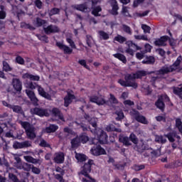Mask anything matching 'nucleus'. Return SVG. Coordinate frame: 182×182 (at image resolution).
Instances as JSON below:
<instances>
[{"instance_id":"obj_1","label":"nucleus","mask_w":182,"mask_h":182,"mask_svg":"<svg viewBox=\"0 0 182 182\" xmlns=\"http://www.w3.org/2000/svg\"><path fill=\"white\" fill-rule=\"evenodd\" d=\"M147 76V72L145 70H137L133 74H126L123 79L118 80V83L123 87H133V89H137L139 85L136 82V79H141Z\"/></svg>"},{"instance_id":"obj_2","label":"nucleus","mask_w":182,"mask_h":182,"mask_svg":"<svg viewBox=\"0 0 182 182\" xmlns=\"http://www.w3.org/2000/svg\"><path fill=\"white\" fill-rule=\"evenodd\" d=\"M93 164H95V161L93 159H89L87 163H85L82 167L80 174L86 177L82 178V182H96V179L92 178L90 175L92 172V166Z\"/></svg>"},{"instance_id":"obj_3","label":"nucleus","mask_w":182,"mask_h":182,"mask_svg":"<svg viewBox=\"0 0 182 182\" xmlns=\"http://www.w3.org/2000/svg\"><path fill=\"white\" fill-rule=\"evenodd\" d=\"M66 42L69 43L70 47L63 44V42L60 41H57L55 46L60 50H63L64 55H72L73 53V49H76V44H75V41L70 37L66 38Z\"/></svg>"},{"instance_id":"obj_4","label":"nucleus","mask_w":182,"mask_h":182,"mask_svg":"<svg viewBox=\"0 0 182 182\" xmlns=\"http://www.w3.org/2000/svg\"><path fill=\"white\" fill-rule=\"evenodd\" d=\"M130 115L135 119L138 123H141V124H149V121L146 117L141 115L140 112L135 109H132L130 111Z\"/></svg>"},{"instance_id":"obj_5","label":"nucleus","mask_w":182,"mask_h":182,"mask_svg":"<svg viewBox=\"0 0 182 182\" xmlns=\"http://www.w3.org/2000/svg\"><path fill=\"white\" fill-rule=\"evenodd\" d=\"M31 112L33 113V114L39 116V117H49V116H50L49 110L48 109H43L42 107H34L31 109Z\"/></svg>"},{"instance_id":"obj_6","label":"nucleus","mask_w":182,"mask_h":182,"mask_svg":"<svg viewBox=\"0 0 182 182\" xmlns=\"http://www.w3.org/2000/svg\"><path fill=\"white\" fill-rule=\"evenodd\" d=\"M90 153L92 154V156L97 157L99 156L106 154V150H105L102 146L96 144L91 148Z\"/></svg>"},{"instance_id":"obj_7","label":"nucleus","mask_w":182,"mask_h":182,"mask_svg":"<svg viewBox=\"0 0 182 182\" xmlns=\"http://www.w3.org/2000/svg\"><path fill=\"white\" fill-rule=\"evenodd\" d=\"M43 29L46 35H50L52 33H59V27L52 24L48 26L47 27H45V26H43Z\"/></svg>"},{"instance_id":"obj_8","label":"nucleus","mask_w":182,"mask_h":182,"mask_svg":"<svg viewBox=\"0 0 182 182\" xmlns=\"http://www.w3.org/2000/svg\"><path fill=\"white\" fill-rule=\"evenodd\" d=\"M176 68H173L171 65L168 66L165 65L162 66L159 70H156V75H168V73H171V72H174Z\"/></svg>"},{"instance_id":"obj_9","label":"nucleus","mask_w":182,"mask_h":182,"mask_svg":"<svg viewBox=\"0 0 182 182\" xmlns=\"http://www.w3.org/2000/svg\"><path fill=\"white\" fill-rule=\"evenodd\" d=\"M76 99L75 95L68 92L67 95L64 97V107H69L70 105H72L73 100Z\"/></svg>"},{"instance_id":"obj_10","label":"nucleus","mask_w":182,"mask_h":182,"mask_svg":"<svg viewBox=\"0 0 182 182\" xmlns=\"http://www.w3.org/2000/svg\"><path fill=\"white\" fill-rule=\"evenodd\" d=\"M53 161L56 164H63L65 163V153L62 151L55 152Z\"/></svg>"},{"instance_id":"obj_11","label":"nucleus","mask_w":182,"mask_h":182,"mask_svg":"<svg viewBox=\"0 0 182 182\" xmlns=\"http://www.w3.org/2000/svg\"><path fill=\"white\" fill-rule=\"evenodd\" d=\"M26 93L33 105L34 106H38V102H39V100L38 99V97H36L35 92L31 90H26Z\"/></svg>"},{"instance_id":"obj_12","label":"nucleus","mask_w":182,"mask_h":182,"mask_svg":"<svg viewBox=\"0 0 182 182\" xmlns=\"http://www.w3.org/2000/svg\"><path fill=\"white\" fill-rule=\"evenodd\" d=\"M37 90L38 95L41 96V97H44V99H46L47 100H52V95L45 91V89L42 87V85H37Z\"/></svg>"},{"instance_id":"obj_13","label":"nucleus","mask_w":182,"mask_h":182,"mask_svg":"<svg viewBox=\"0 0 182 182\" xmlns=\"http://www.w3.org/2000/svg\"><path fill=\"white\" fill-rule=\"evenodd\" d=\"M170 39L168 36H163L159 38H156L154 41L155 46H166V43Z\"/></svg>"},{"instance_id":"obj_14","label":"nucleus","mask_w":182,"mask_h":182,"mask_svg":"<svg viewBox=\"0 0 182 182\" xmlns=\"http://www.w3.org/2000/svg\"><path fill=\"white\" fill-rule=\"evenodd\" d=\"M134 149L138 153H143L144 151L149 150V145L144 144L143 141H141L140 142L135 144Z\"/></svg>"},{"instance_id":"obj_15","label":"nucleus","mask_w":182,"mask_h":182,"mask_svg":"<svg viewBox=\"0 0 182 182\" xmlns=\"http://www.w3.org/2000/svg\"><path fill=\"white\" fill-rule=\"evenodd\" d=\"M51 113L54 117H58L61 122H65V117L62 111L58 107H53L51 110Z\"/></svg>"},{"instance_id":"obj_16","label":"nucleus","mask_w":182,"mask_h":182,"mask_svg":"<svg viewBox=\"0 0 182 182\" xmlns=\"http://www.w3.org/2000/svg\"><path fill=\"white\" fill-rule=\"evenodd\" d=\"M12 86L16 92H22V81L18 78H13Z\"/></svg>"},{"instance_id":"obj_17","label":"nucleus","mask_w":182,"mask_h":182,"mask_svg":"<svg viewBox=\"0 0 182 182\" xmlns=\"http://www.w3.org/2000/svg\"><path fill=\"white\" fill-rule=\"evenodd\" d=\"M90 102H91V103H96L98 106H103V105H106V100L104 98H100L97 96H91L90 97Z\"/></svg>"},{"instance_id":"obj_18","label":"nucleus","mask_w":182,"mask_h":182,"mask_svg":"<svg viewBox=\"0 0 182 182\" xmlns=\"http://www.w3.org/2000/svg\"><path fill=\"white\" fill-rule=\"evenodd\" d=\"M109 3L110 4V6H112L111 14L112 15H119V4H117V0H109Z\"/></svg>"},{"instance_id":"obj_19","label":"nucleus","mask_w":182,"mask_h":182,"mask_svg":"<svg viewBox=\"0 0 182 182\" xmlns=\"http://www.w3.org/2000/svg\"><path fill=\"white\" fill-rule=\"evenodd\" d=\"M155 106L157 109H159L161 112H164V109H166V104H164V102L163 101V96L158 98L155 102Z\"/></svg>"},{"instance_id":"obj_20","label":"nucleus","mask_w":182,"mask_h":182,"mask_svg":"<svg viewBox=\"0 0 182 182\" xmlns=\"http://www.w3.org/2000/svg\"><path fill=\"white\" fill-rule=\"evenodd\" d=\"M181 160H176L169 164H165V168H177L178 167H181Z\"/></svg>"},{"instance_id":"obj_21","label":"nucleus","mask_w":182,"mask_h":182,"mask_svg":"<svg viewBox=\"0 0 182 182\" xmlns=\"http://www.w3.org/2000/svg\"><path fill=\"white\" fill-rule=\"evenodd\" d=\"M107 134L105 131H102L98 136V141L100 144H106L107 143Z\"/></svg>"},{"instance_id":"obj_22","label":"nucleus","mask_w":182,"mask_h":182,"mask_svg":"<svg viewBox=\"0 0 182 182\" xmlns=\"http://www.w3.org/2000/svg\"><path fill=\"white\" fill-rule=\"evenodd\" d=\"M26 134L29 140H35L36 139V134L35 133V127L26 131Z\"/></svg>"},{"instance_id":"obj_23","label":"nucleus","mask_w":182,"mask_h":182,"mask_svg":"<svg viewBox=\"0 0 182 182\" xmlns=\"http://www.w3.org/2000/svg\"><path fill=\"white\" fill-rule=\"evenodd\" d=\"M58 129H59L58 125L50 124L49 127H46V129L43 130V133H55Z\"/></svg>"},{"instance_id":"obj_24","label":"nucleus","mask_w":182,"mask_h":182,"mask_svg":"<svg viewBox=\"0 0 182 182\" xmlns=\"http://www.w3.org/2000/svg\"><path fill=\"white\" fill-rule=\"evenodd\" d=\"M119 143H122L125 147H129L132 146V142H130V138L129 136H120L119 138Z\"/></svg>"},{"instance_id":"obj_25","label":"nucleus","mask_w":182,"mask_h":182,"mask_svg":"<svg viewBox=\"0 0 182 182\" xmlns=\"http://www.w3.org/2000/svg\"><path fill=\"white\" fill-rule=\"evenodd\" d=\"M23 79H30V80L39 82V80H41V77H39V75H33L32 74L26 73L23 75Z\"/></svg>"},{"instance_id":"obj_26","label":"nucleus","mask_w":182,"mask_h":182,"mask_svg":"<svg viewBox=\"0 0 182 182\" xmlns=\"http://www.w3.org/2000/svg\"><path fill=\"white\" fill-rule=\"evenodd\" d=\"M74 9L80 11V12H86L87 11V4H75L74 6Z\"/></svg>"},{"instance_id":"obj_27","label":"nucleus","mask_w":182,"mask_h":182,"mask_svg":"<svg viewBox=\"0 0 182 182\" xmlns=\"http://www.w3.org/2000/svg\"><path fill=\"white\" fill-rule=\"evenodd\" d=\"M70 144L72 149H77L80 146V139L78 136H76L71 139Z\"/></svg>"},{"instance_id":"obj_28","label":"nucleus","mask_w":182,"mask_h":182,"mask_svg":"<svg viewBox=\"0 0 182 182\" xmlns=\"http://www.w3.org/2000/svg\"><path fill=\"white\" fill-rule=\"evenodd\" d=\"M2 70L3 72H12L13 69L12 67H11V65H9V63H8V62H6V60H3L2 62Z\"/></svg>"},{"instance_id":"obj_29","label":"nucleus","mask_w":182,"mask_h":182,"mask_svg":"<svg viewBox=\"0 0 182 182\" xmlns=\"http://www.w3.org/2000/svg\"><path fill=\"white\" fill-rule=\"evenodd\" d=\"M114 58H116V59H119L122 63H127V59L126 58V56L120 53H117L113 55Z\"/></svg>"},{"instance_id":"obj_30","label":"nucleus","mask_w":182,"mask_h":182,"mask_svg":"<svg viewBox=\"0 0 182 182\" xmlns=\"http://www.w3.org/2000/svg\"><path fill=\"white\" fill-rule=\"evenodd\" d=\"M155 62L156 60L154 59V57L149 56L146 57L145 60H142L141 63H143V65H154Z\"/></svg>"},{"instance_id":"obj_31","label":"nucleus","mask_w":182,"mask_h":182,"mask_svg":"<svg viewBox=\"0 0 182 182\" xmlns=\"http://www.w3.org/2000/svg\"><path fill=\"white\" fill-rule=\"evenodd\" d=\"M173 93H174L176 96H180L182 95V84L179 85L178 87H173Z\"/></svg>"},{"instance_id":"obj_32","label":"nucleus","mask_w":182,"mask_h":182,"mask_svg":"<svg viewBox=\"0 0 182 182\" xmlns=\"http://www.w3.org/2000/svg\"><path fill=\"white\" fill-rule=\"evenodd\" d=\"M99 12H102V7L100 6H97L92 8L91 14L92 15H94V16H100Z\"/></svg>"},{"instance_id":"obj_33","label":"nucleus","mask_w":182,"mask_h":182,"mask_svg":"<svg viewBox=\"0 0 182 182\" xmlns=\"http://www.w3.org/2000/svg\"><path fill=\"white\" fill-rule=\"evenodd\" d=\"M26 160L28 163H32L33 164H39L41 163V159H35L31 156H26Z\"/></svg>"},{"instance_id":"obj_34","label":"nucleus","mask_w":182,"mask_h":182,"mask_svg":"<svg viewBox=\"0 0 182 182\" xmlns=\"http://www.w3.org/2000/svg\"><path fill=\"white\" fill-rule=\"evenodd\" d=\"M181 60H182V56L179 55L176 60L171 65H170L171 68H172V69H175V70L177 69V68H178V66H180V63H181Z\"/></svg>"},{"instance_id":"obj_35","label":"nucleus","mask_w":182,"mask_h":182,"mask_svg":"<svg viewBox=\"0 0 182 182\" xmlns=\"http://www.w3.org/2000/svg\"><path fill=\"white\" fill-rule=\"evenodd\" d=\"M78 139H80V143L85 144V143L89 140V136H87V134L82 133Z\"/></svg>"},{"instance_id":"obj_36","label":"nucleus","mask_w":182,"mask_h":182,"mask_svg":"<svg viewBox=\"0 0 182 182\" xmlns=\"http://www.w3.org/2000/svg\"><path fill=\"white\" fill-rule=\"evenodd\" d=\"M75 159L80 163H83V161L87 160V156L83 154H77L75 155Z\"/></svg>"},{"instance_id":"obj_37","label":"nucleus","mask_w":182,"mask_h":182,"mask_svg":"<svg viewBox=\"0 0 182 182\" xmlns=\"http://www.w3.org/2000/svg\"><path fill=\"white\" fill-rule=\"evenodd\" d=\"M20 124L23 127V129H24L25 132H26V130H29L33 127H31V123H29L28 122L21 121Z\"/></svg>"},{"instance_id":"obj_38","label":"nucleus","mask_w":182,"mask_h":182,"mask_svg":"<svg viewBox=\"0 0 182 182\" xmlns=\"http://www.w3.org/2000/svg\"><path fill=\"white\" fill-rule=\"evenodd\" d=\"M115 114H117V117L115 118V120L117 122H122L123 119H124V113H123V111H116Z\"/></svg>"},{"instance_id":"obj_39","label":"nucleus","mask_w":182,"mask_h":182,"mask_svg":"<svg viewBox=\"0 0 182 182\" xmlns=\"http://www.w3.org/2000/svg\"><path fill=\"white\" fill-rule=\"evenodd\" d=\"M165 136L167 137L170 143H174V141H176V139H174L176 137V133L174 132H169L167 134H165Z\"/></svg>"},{"instance_id":"obj_40","label":"nucleus","mask_w":182,"mask_h":182,"mask_svg":"<svg viewBox=\"0 0 182 182\" xmlns=\"http://www.w3.org/2000/svg\"><path fill=\"white\" fill-rule=\"evenodd\" d=\"M129 141H132L134 144H137L139 143V138L134 134V133H131L129 135Z\"/></svg>"},{"instance_id":"obj_41","label":"nucleus","mask_w":182,"mask_h":182,"mask_svg":"<svg viewBox=\"0 0 182 182\" xmlns=\"http://www.w3.org/2000/svg\"><path fill=\"white\" fill-rule=\"evenodd\" d=\"M21 28L22 29H29L30 31H35V27L25 22L21 23Z\"/></svg>"},{"instance_id":"obj_42","label":"nucleus","mask_w":182,"mask_h":182,"mask_svg":"<svg viewBox=\"0 0 182 182\" xmlns=\"http://www.w3.org/2000/svg\"><path fill=\"white\" fill-rule=\"evenodd\" d=\"M98 35L100 36V39H103V41H107V39H109V35L104 31H99Z\"/></svg>"},{"instance_id":"obj_43","label":"nucleus","mask_w":182,"mask_h":182,"mask_svg":"<svg viewBox=\"0 0 182 182\" xmlns=\"http://www.w3.org/2000/svg\"><path fill=\"white\" fill-rule=\"evenodd\" d=\"M38 39L39 41H41V42H45V43H49V38L46 35H41L38 34L37 35Z\"/></svg>"},{"instance_id":"obj_44","label":"nucleus","mask_w":182,"mask_h":182,"mask_svg":"<svg viewBox=\"0 0 182 182\" xmlns=\"http://www.w3.org/2000/svg\"><path fill=\"white\" fill-rule=\"evenodd\" d=\"M176 127L178 129V132H180L182 134V122L181 119L176 118Z\"/></svg>"},{"instance_id":"obj_45","label":"nucleus","mask_w":182,"mask_h":182,"mask_svg":"<svg viewBox=\"0 0 182 182\" xmlns=\"http://www.w3.org/2000/svg\"><path fill=\"white\" fill-rule=\"evenodd\" d=\"M11 109H12L14 113L21 114L22 113V112H23V110L22 109V107L19 105H11Z\"/></svg>"},{"instance_id":"obj_46","label":"nucleus","mask_w":182,"mask_h":182,"mask_svg":"<svg viewBox=\"0 0 182 182\" xmlns=\"http://www.w3.org/2000/svg\"><path fill=\"white\" fill-rule=\"evenodd\" d=\"M144 168H146V166L143 164H134L132 166V170H134V171H140L141 170H144Z\"/></svg>"},{"instance_id":"obj_47","label":"nucleus","mask_w":182,"mask_h":182,"mask_svg":"<svg viewBox=\"0 0 182 182\" xmlns=\"http://www.w3.org/2000/svg\"><path fill=\"white\" fill-rule=\"evenodd\" d=\"M59 14H60V9L56 7L51 9L49 12L50 16H53V15H58Z\"/></svg>"},{"instance_id":"obj_48","label":"nucleus","mask_w":182,"mask_h":182,"mask_svg":"<svg viewBox=\"0 0 182 182\" xmlns=\"http://www.w3.org/2000/svg\"><path fill=\"white\" fill-rule=\"evenodd\" d=\"M106 130L107 132H118L120 133V129L116 128V127H114V125L113 124H109L108 126H107L106 127Z\"/></svg>"},{"instance_id":"obj_49","label":"nucleus","mask_w":182,"mask_h":182,"mask_svg":"<svg viewBox=\"0 0 182 182\" xmlns=\"http://www.w3.org/2000/svg\"><path fill=\"white\" fill-rule=\"evenodd\" d=\"M114 41L119 42V43H124V42H126V38L121 35H118L116 37H114Z\"/></svg>"},{"instance_id":"obj_50","label":"nucleus","mask_w":182,"mask_h":182,"mask_svg":"<svg viewBox=\"0 0 182 182\" xmlns=\"http://www.w3.org/2000/svg\"><path fill=\"white\" fill-rule=\"evenodd\" d=\"M46 23V21L39 17L36 18V25L38 28H40V26H43V25H45Z\"/></svg>"},{"instance_id":"obj_51","label":"nucleus","mask_w":182,"mask_h":182,"mask_svg":"<svg viewBox=\"0 0 182 182\" xmlns=\"http://www.w3.org/2000/svg\"><path fill=\"white\" fill-rule=\"evenodd\" d=\"M32 164H29L28 163H24L22 165V168L24 170V171H31L32 169Z\"/></svg>"},{"instance_id":"obj_52","label":"nucleus","mask_w":182,"mask_h":182,"mask_svg":"<svg viewBox=\"0 0 182 182\" xmlns=\"http://www.w3.org/2000/svg\"><path fill=\"white\" fill-rule=\"evenodd\" d=\"M122 29L124 32H125L126 33H128V35H132V28H130V26L126 24H123Z\"/></svg>"},{"instance_id":"obj_53","label":"nucleus","mask_w":182,"mask_h":182,"mask_svg":"<svg viewBox=\"0 0 182 182\" xmlns=\"http://www.w3.org/2000/svg\"><path fill=\"white\" fill-rule=\"evenodd\" d=\"M78 63L81 66H83V68H85L87 70H90V67H89V65H87V64L86 63V60H79Z\"/></svg>"},{"instance_id":"obj_54","label":"nucleus","mask_w":182,"mask_h":182,"mask_svg":"<svg viewBox=\"0 0 182 182\" xmlns=\"http://www.w3.org/2000/svg\"><path fill=\"white\" fill-rule=\"evenodd\" d=\"M16 62L18 65H25V60L21 55H17L16 57Z\"/></svg>"},{"instance_id":"obj_55","label":"nucleus","mask_w":182,"mask_h":182,"mask_svg":"<svg viewBox=\"0 0 182 182\" xmlns=\"http://www.w3.org/2000/svg\"><path fill=\"white\" fill-rule=\"evenodd\" d=\"M109 100L112 102L114 105H119V100L116 97H114V95L109 94Z\"/></svg>"},{"instance_id":"obj_56","label":"nucleus","mask_w":182,"mask_h":182,"mask_svg":"<svg viewBox=\"0 0 182 182\" xmlns=\"http://www.w3.org/2000/svg\"><path fill=\"white\" fill-rule=\"evenodd\" d=\"M92 41H93V38H92V36L87 35L86 36V43L89 48H92Z\"/></svg>"},{"instance_id":"obj_57","label":"nucleus","mask_w":182,"mask_h":182,"mask_svg":"<svg viewBox=\"0 0 182 182\" xmlns=\"http://www.w3.org/2000/svg\"><path fill=\"white\" fill-rule=\"evenodd\" d=\"M141 28L144 31V33H150V31H151V28H150V26H149L146 24H142Z\"/></svg>"},{"instance_id":"obj_58","label":"nucleus","mask_w":182,"mask_h":182,"mask_svg":"<svg viewBox=\"0 0 182 182\" xmlns=\"http://www.w3.org/2000/svg\"><path fill=\"white\" fill-rule=\"evenodd\" d=\"M28 147H32V143L29 141H24L21 142V149H25Z\"/></svg>"},{"instance_id":"obj_59","label":"nucleus","mask_w":182,"mask_h":182,"mask_svg":"<svg viewBox=\"0 0 182 182\" xmlns=\"http://www.w3.org/2000/svg\"><path fill=\"white\" fill-rule=\"evenodd\" d=\"M41 147H50V144H48L45 139H41L39 144Z\"/></svg>"},{"instance_id":"obj_60","label":"nucleus","mask_w":182,"mask_h":182,"mask_svg":"<svg viewBox=\"0 0 182 182\" xmlns=\"http://www.w3.org/2000/svg\"><path fill=\"white\" fill-rule=\"evenodd\" d=\"M134 38L137 41H149V38H147V36H134Z\"/></svg>"},{"instance_id":"obj_61","label":"nucleus","mask_w":182,"mask_h":182,"mask_svg":"<svg viewBox=\"0 0 182 182\" xmlns=\"http://www.w3.org/2000/svg\"><path fill=\"white\" fill-rule=\"evenodd\" d=\"M28 86L29 89H31V90H34V89H36V87H38L39 85H38V83L36 82H28Z\"/></svg>"},{"instance_id":"obj_62","label":"nucleus","mask_w":182,"mask_h":182,"mask_svg":"<svg viewBox=\"0 0 182 182\" xmlns=\"http://www.w3.org/2000/svg\"><path fill=\"white\" fill-rule=\"evenodd\" d=\"M31 171L33 173V174H41V168L36 167L33 165L31 166Z\"/></svg>"},{"instance_id":"obj_63","label":"nucleus","mask_w":182,"mask_h":182,"mask_svg":"<svg viewBox=\"0 0 182 182\" xmlns=\"http://www.w3.org/2000/svg\"><path fill=\"white\" fill-rule=\"evenodd\" d=\"M149 11H145L142 14L141 13H135L136 16H138L139 18H142V16H147L149 14Z\"/></svg>"},{"instance_id":"obj_64","label":"nucleus","mask_w":182,"mask_h":182,"mask_svg":"<svg viewBox=\"0 0 182 182\" xmlns=\"http://www.w3.org/2000/svg\"><path fill=\"white\" fill-rule=\"evenodd\" d=\"M34 4L36 8H38V9H42L43 3L41 0H36L34 1Z\"/></svg>"}]
</instances>
